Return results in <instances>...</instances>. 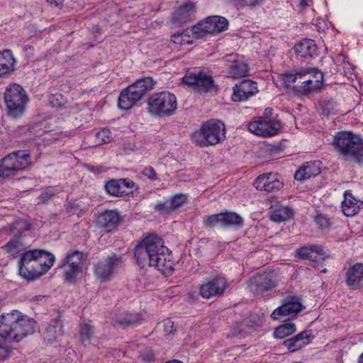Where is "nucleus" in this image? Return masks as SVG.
Returning a JSON list of instances; mask_svg holds the SVG:
<instances>
[{"instance_id": "nucleus-1", "label": "nucleus", "mask_w": 363, "mask_h": 363, "mask_svg": "<svg viewBox=\"0 0 363 363\" xmlns=\"http://www.w3.org/2000/svg\"><path fill=\"white\" fill-rule=\"evenodd\" d=\"M35 327L33 318L18 311L2 315L0 318V359L10 354L11 348L7 341L19 342L28 335L33 333Z\"/></svg>"}, {"instance_id": "nucleus-56", "label": "nucleus", "mask_w": 363, "mask_h": 363, "mask_svg": "<svg viewBox=\"0 0 363 363\" xmlns=\"http://www.w3.org/2000/svg\"><path fill=\"white\" fill-rule=\"evenodd\" d=\"M121 182H123V184H121L122 186V189H130L133 186L134 182L133 181H130L127 179H119Z\"/></svg>"}, {"instance_id": "nucleus-54", "label": "nucleus", "mask_w": 363, "mask_h": 363, "mask_svg": "<svg viewBox=\"0 0 363 363\" xmlns=\"http://www.w3.org/2000/svg\"><path fill=\"white\" fill-rule=\"evenodd\" d=\"M55 194L51 188L46 189L40 196L39 199L43 203H45L54 196Z\"/></svg>"}, {"instance_id": "nucleus-13", "label": "nucleus", "mask_w": 363, "mask_h": 363, "mask_svg": "<svg viewBox=\"0 0 363 363\" xmlns=\"http://www.w3.org/2000/svg\"><path fill=\"white\" fill-rule=\"evenodd\" d=\"M303 308L298 298L293 297L284 302L281 306L277 308L271 314L273 320L291 319Z\"/></svg>"}, {"instance_id": "nucleus-47", "label": "nucleus", "mask_w": 363, "mask_h": 363, "mask_svg": "<svg viewBox=\"0 0 363 363\" xmlns=\"http://www.w3.org/2000/svg\"><path fill=\"white\" fill-rule=\"evenodd\" d=\"M154 208L162 214H169L173 211L170 202L168 201L158 203L155 206Z\"/></svg>"}, {"instance_id": "nucleus-7", "label": "nucleus", "mask_w": 363, "mask_h": 363, "mask_svg": "<svg viewBox=\"0 0 363 363\" xmlns=\"http://www.w3.org/2000/svg\"><path fill=\"white\" fill-rule=\"evenodd\" d=\"M225 125L218 121H208L191 136L193 142L200 147H207L219 143L225 138Z\"/></svg>"}, {"instance_id": "nucleus-41", "label": "nucleus", "mask_w": 363, "mask_h": 363, "mask_svg": "<svg viewBox=\"0 0 363 363\" xmlns=\"http://www.w3.org/2000/svg\"><path fill=\"white\" fill-rule=\"evenodd\" d=\"M283 345L291 352H294L301 350L307 345V342L299 343L294 337L289 338L284 341Z\"/></svg>"}, {"instance_id": "nucleus-2", "label": "nucleus", "mask_w": 363, "mask_h": 363, "mask_svg": "<svg viewBox=\"0 0 363 363\" xmlns=\"http://www.w3.org/2000/svg\"><path fill=\"white\" fill-rule=\"evenodd\" d=\"M170 252L163 240L155 234L146 236L135 248V257L138 265L155 267L163 274L173 270L169 259Z\"/></svg>"}, {"instance_id": "nucleus-42", "label": "nucleus", "mask_w": 363, "mask_h": 363, "mask_svg": "<svg viewBox=\"0 0 363 363\" xmlns=\"http://www.w3.org/2000/svg\"><path fill=\"white\" fill-rule=\"evenodd\" d=\"M221 216V213L213 214L208 216L203 221L205 226L206 228H212L216 227L218 225H223Z\"/></svg>"}, {"instance_id": "nucleus-39", "label": "nucleus", "mask_w": 363, "mask_h": 363, "mask_svg": "<svg viewBox=\"0 0 363 363\" xmlns=\"http://www.w3.org/2000/svg\"><path fill=\"white\" fill-rule=\"evenodd\" d=\"M325 257V252L321 246L317 245H313L312 252L309 256V260L319 263L323 262Z\"/></svg>"}, {"instance_id": "nucleus-8", "label": "nucleus", "mask_w": 363, "mask_h": 363, "mask_svg": "<svg viewBox=\"0 0 363 363\" xmlns=\"http://www.w3.org/2000/svg\"><path fill=\"white\" fill-rule=\"evenodd\" d=\"M32 164L30 155L23 150L14 151L0 160V177L14 176Z\"/></svg>"}, {"instance_id": "nucleus-52", "label": "nucleus", "mask_w": 363, "mask_h": 363, "mask_svg": "<svg viewBox=\"0 0 363 363\" xmlns=\"http://www.w3.org/2000/svg\"><path fill=\"white\" fill-rule=\"evenodd\" d=\"M315 220L317 225L323 229L327 228L330 225V220L322 215L317 216L315 218Z\"/></svg>"}, {"instance_id": "nucleus-46", "label": "nucleus", "mask_w": 363, "mask_h": 363, "mask_svg": "<svg viewBox=\"0 0 363 363\" xmlns=\"http://www.w3.org/2000/svg\"><path fill=\"white\" fill-rule=\"evenodd\" d=\"M65 99L60 94H52L49 98V104L52 107L58 108L65 104Z\"/></svg>"}, {"instance_id": "nucleus-30", "label": "nucleus", "mask_w": 363, "mask_h": 363, "mask_svg": "<svg viewBox=\"0 0 363 363\" xmlns=\"http://www.w3.org/2000/svg\"><path fill=\"white\" fill-rule=\"evenodd\" d=\"M16 60L10 50L0 52V77L11 73L14 70Z\"/></svg>"}, {"instance_id": "nucleus-25", "label": "nucleus", "mask_w": 363, "mask_h": 363, "mask_svg": "<svg viewBox=\"0 0 363 363\" xmlns=\"http://www.w3.org/2000/svg\"><path fill=\"white\" fill-rule=\"evenodd\" d=\"M172 41L177 45H191L194 40L201 38L200 33L198 31V27L196 26L190 28H186L182 32L172 35Z\"/></svg>"}, {"instance_id": "nucleus-61", "label": "nucleus", "mask_w": 363, "mask_h": 363, "mask_svg": "<svg viewBox=\"0 0 363 363\" xmlns=\"http://www.w3.org/2000/svg\"><path fill=\"white\" fill-rule=\"evenodd\" d=\"M13 225H14V228H18V225H20V223H19V222H16V223H15Z\"/></svg>"}, {"instance_id": "nucleus-53", "label": "nucleus", "mask_w": 363, "mask_h": 363, "mask_svg": "<svg viewBox=\"0 0 363 363\" xmlns=\"http://www.w3.org/2000/svg\"><path fill=\"white\" fill-rule=\"evenodd\" d=\"M142 174L147 177L151 181H155L157 179V175L155 169L152 167H146L142 171Z\"/></svg>"}, {"instance_id": "nucleus-40", "label": "nucleus", "mask_w": 363, "mask_h": 363, "mask_svg": "<svg viewBox=\"0 0 363 363\" xmlns=\"http://www.w3.org/2000/svg\"><path fill=\"white\" fill-rule=\"evenodd\" d=\"M79 335L81 341L83 343L89 342L94 335V327L89 323H86L81 324Z\"/></svg>"}, {"instance_id": "nucleus-6", "label": "nucleus", "mask_w": 363, "mask_h": 363, "mask_svg": "<svg viewBox=\"0 0 363 363\" xmlns=\"http://www.w3.org/2000/svg\"><path fill=\"white\" fill-rule=\"evenodd\" d=\"M147 111L155 117L173 115L177 108V97L169 91H161L151 95L147 101Z\"/></svg>"}, {"instance_id": "nucleus-36", "label": "nucleus", "mask_w": 363, "mask_h": 363, "mask_svg": "<svg viewBox=\"0 0 363 363\" xmlns=\"http://www.w3.org/2000/svg\"><path fill=\"white\" fill-rule=\"evenodd\" d=\"M301 79V69L296 70L294 72H285L281 74V80L286 87L294 86L295 83Z\"/></svg>"}, {"instance_id": "nucleus-18", "label": "nucleus", "mask_w": 363, "mask_h": 363, "mask_svg": "<svg viewBox=\"0 0 363 363\" xmlns=\"http://www.w3.org/2000/svg\"><path fill=\"white\" fill-rule=\"evenodd\" d=\"M183 82L189 86H193L198 91L205 92L211 91L214 86L212 77L204 74L200 72H188L183 77Z\"/></svg>"}, {"instance_id": "nucleus-57", "label": "nucleus", "mask_w": 363, "mask_h": 363, "mask_svg": "<svg viewBox=\"0 0 363 363\" xmlns=\"http://www.w3.org/2000/svg\"><path fill=\"white\" fill-rule=\"evenodd\" d=\"M50 5L54 6H59L62 4L64 0H47Z\"/></svg>"}, {"instance_id": "nucleus-34", "label": "nucleus", "mask_w": 363, "mask_h": 363, "mask_svg": "<svg viewBox=\"0 0 363 363\" xmlns=\"http://www.w3.org/2000/svg\"><path fill=\"white\" fill-rule=\"evenodd\" d=\"M296 330V325L293 323L282 324L275 328L273 335L277 339H283L294 333Z\"/></svg>"}, {"instance_id": "nucleus-35", "label": "nucleus", "mask_w": 363, "mask_h": 363, "mask_svg": "<svg viewBox=\"0 0 363 363\" xmlns=\"http://www.w3.org/2000/svg\"><path fill=\"white\" fill-rule=\"evenodd\" d=\"M248 72V65L242 62L235 61L230 68V74L233 78L245 77Z\"/></svg>"}, {"instance_id": "nucleus-38", "label": "nucleus", "mask_w": 363, "mask_h": 363, "mask_svg": "<svg viewBox=\"0 0 363 363\" xmlns=\"http://www.w3.org/2000/svg\"><path fill=\"white\" fill-rule=\"evenodd\" d=\"M221 215L223 226L242 224V218L235 213H225Z\"/></svg>"}, {"instance_id": "nucleus-60", "label": "nucleus", "mask_w": 363, "mask_h": 363, "mask_svg": "<svg viewBox=\"0 0 363 363\" xmlns=\"http://www.w3.org/2000/svg\"><path fill=\"white\" fill-rule=\"evenodd\" d=\"M358 362L363 363V353L359 356Z\"/></svg>"}, {"instance_id": "nucleus-4", "label": "nucleus", "mask_w": 363, "mask_h": 363, "mask_svg": "<svg viewBox=\"0 0 363 363\" xmlns=\"http://www.w3.org/2000/svg\"><path fill=\"white\" fill-rule=\"evenodd\" d=\"M155 82L151 77H143L122 90L118 98V106L129 110L153 89Z\"/></svg>"}, {"instance_id": "nucleus-51", "label": "nucleus", "mask_w": 363, "mask_h": 363, "mask_svg": "<svg viewBox=\"0 0 363 363\" xmlns=\"http://www.w3.org/2000/svg\"><path fill=\"white\" fill-rule=\"evenodd\" d=\"M312 249H313V245L304 246V247L299 248L297 250L296 253L301 259L309 260V256L311 255Z\"/></svg>"}, {"instance_id": "nucleus-28", "label": "nucleus", "mask_w": 363, "mask_h": 363, "mask_svg": "<svg viewBox=\"0 0 363 363\" xmlns=\"http://www.w3.org/2000/svg\"><path fill=\"white\" fill-rule=\"evenodd\" d=\"M297 56L303 59L312 58L316 55L317 48L313 40L305 39L296 45L294 48Z\"/></svg>"}, {"instance_id": "nucleus-21", "label": "nucleus", "mask_w": 363, "mask_h": 363, "mask_svg": "<svg viewBox=\"0 0 363 363\" xmlns=\"http://www.w3.org/2000/svg\"><path fill=\"white\" fill-rule=\"evenodd\" d=\"M345 282L352 290L360 288L363 282V264L356 263L348 268L345 273Z\"/></svg>"}, {"instance_id": "nucleus-49", "label": "nucleus", "mask_w": 363, "mask_h": 363, "mask_svg": "<svg viewBox=\"0 0 363 363\" xmlns=\"http://www.w3.org/2000/svg\"><path fill=\"white\" fill-rule=\"evenodd\" d=\"M96 138L100 143H106L111 141V135L108 129L104 128L99 131Z\"/></svg>"}, {"instance_id": "nucleus-33", "label": "nucleus", "mask_w": 363, "mask_h": 363, "mask_svg": "<svg viewBox=\"0 0 363 363\" xmlns=\"http://www.w3.org/2000/svg\"><path fill=\"white\" fill-rule=\"evenodd\" d=\"M123 182H121L119 179H112L108 182L105 185V189L108 194L110 195L123 197L126 195H128V192L125 189H122V186L121 184H123Z\"/></svg>"}, {"instance_id": "nucleus-31", "label": "nucleus", "mask_w": 363, "mask_h": 363, "mask_svg": "<svg viewBox=\"0 0 363 363\" xmlns=\"http://www.w3.org/2000/svg\"><path fill=\"white\" fill-rule=\"evenodd\" d=\"M2 248L9 257L13 258L17 257L20 255H22L26 252V247L19 238L11 240Z\"/></svg>"}, {"instance_id": "nucleus-45", "label": "nucleus", "mask_w": 363, "mask_h": 363, "mask_svg": "<svg viewBox=\"0 0 363 363\" xmlns=\"http://www.w3.org/2000/svg\"><path fill=\"white\" fill-rule=\"evenodd\" d=\"M186 200H187V198L185 194H179L174 195L170 201L172 208L173 210H175V209L181 207L182 205L186 203Z\"/></svg>"}, {"instance_id": "nucleus-43", "label": "nucleus", "mask_w": 363, "mask_h": 363, "mask_svg": "<svg viewBox=\"0 0 363 363\" xmlns=\"http://www.w3.org/2000/svg\"><path fill=\"white\" fill-rule=\"evenodd\" d=\"M139 358L146 362H152L155 361V352L150 347H145L140 351Z\"/></svg>"}, {"instance_id": "nucleus-19", "label": "nucleus", "mask_w": 363, "mask_h": 363, "mask_svg": "<svg viewBox=\"0 0 363 363\" xmlns=\"http://www.w3.org/2000/svg\"><path fill=\"white\" fill-rule=\"evenodd\" d=\"M258 92L257 83L250 79H244L233 87L232 100L240 102L247 100Z\"/></svg>"}, {"instance_id": "nucleus-48", "label": "nucleus", "mask_w": 363, "mask_h": 363, "mask_svg": "<svg viewBox=\"0 0 363 363\" xmlns=\"http://www.w3.org/2000/svg\"><path fill=\"white\" fill-rule=\"evenodd\" d=\"M162 325L165 335H174L176 331L174 323L170 319H165L162 321Z\"/></svg>"}, {"instance_id": "nucleus-32", "label": "nucleus", "mask_w": 363, "mask_h": 363, "mask_svg": "<svg viewBox=\"0 0 363 363\" xmlns=\"http://www.w3.org/2000/svg\"><path fill=\"white\" fill-rule=\"evenodd\" d=\"M294 216V211L291 208L286 206H280L270 213V219L277 223L284 222Z\"/></svg>"}, {"instance_id": "nucleus-9", "label": "nucleus", "mask_w": 363, "mask_h": 363, "mask_svg": "<svg viewBox=\"0 0 363 363\" xmlns=\"http://www.w3.org/2000/svg\"><path fill=\"white\" fill-rule=\"evenodd\" d=\"M4 102L9 114L13 118L23 115L28 98L23 88L17 84H9L4 92Z\"/></svg>"}, {"instance_id": "nucleus-26", "label": "nucleus", "mask_w": 363, "mask_h": 363, "mask_svg": "<svg viewBox=\"0 0 363 363\" xmlns=\"http://www.w3.org/2000/svg\"><path fill=\"white\" fill-rule=\"evenodd\" d=\"M320 162L304 163L295 173L294 178L298 181H304L320 173Z\"/></svg>"}, {"instance_id": "nucleus-27", "label": "nucleus", "mask_w": 363, "mask_h": 363, "mask_svg": "<svg viewBox=\"0 0 363 363\" xmlns=\"http://www.w3.org/2000/svg\"><path fill=\"white\" fill-rule=\"evenodd\" d=\"M319 80H311L306 77H301L300 84L293 86V91L298 96L308 95L321 87L322 84H319Z\"/></svg>"}, {"instance_id": "nucleus-59", "label": "nucleus", "mask_w": 363, "mask_h": 363, "mask_svg": "<svg viewBox=\"0 0 363 363\" xmlns=\"http://www.w3.org/2000/svg\"><path fill=\"white\" fill-rule=\"evenodd\" d=\"M312 2V0H301V5L303 6H309V4Z\"/></svg>"}, {"instance_id": "nucleus-29", "label": "nucleus", "mask_w": 363, "mask_h": 363, "mask_svg": "<svg viewBox=\"0 0 363 363\" xmlns=\"http://www.w3.org/2000/svg\"><path fill=\"white\" fill-rule=\"evenodd\" d=\"M362 203L357 200L351 193L345 191L344 194V201L342 202V211L346 216H353L359 211Z\"/></svg>"}, {"instance_id": "nucleus-14", "label": "nucleus", "mask_w": 363, "mask_h": 363, "mask_svg": "<svg viewBox=\"0 0 363 363\" xmlns=\"http://www.w3.org/2000/svg\"><path fill=\"white\" fill-rule=\"evenodd\" d=\"M195 26L198 27V31L202 38L206 34L219 33L226 30L228 22L224 17L213 16L206 18Z\"/></svg>"}, {"instance_id": "nucleus-11", "label": "nucleus", "mask_w": 363, "mask_h": 363, "mask_svg": "<svg viewBox=\"0 0 363 363\" xmlns=\"http://www.w3.org/2000/svg\"><path fill=\"white\" fill-rule=\"evenodd\" d=\"M121 263V257L116 254L108 256L106 259L99 261L95 266V275L101 283L111 281L114 272Z\"/></svg>"}, {"instance_id": "nucleus-10", "label": "nucleus", "mask_w": 363, "mask_h": 363, "mask_svg": "<svg viewBox=\"0 0 363 363\" xmlns=\"http://www.w3.org/2000/svg\"><path fill=\"white\" fill-rule=\"evenodd\" d=\"M87 259V255L79 250L68 252L61 260L60 269L63 278L67 283H74L78 275L82 272Z\"/></svg>"}, {"instance_id": "nucleus-50", "label": "nucleus", "mask_w": 363, "mask_h": 363, "mask_svg": "<svg viewBox=\"0 0 363 363\" xmlns=\"http://www.w3.org/2000/svg\"><path fill=\"white\" fill-rule=\"evenodd\" d=\"M294 337L296 339L298 342L303 343L307 342V345L309 343L310 340L313 337L311 330L302 331Z\"/></svg>"}, {"instance_id": "nucleus-22", "label": "nucleus", "mask_w": 363, "mask_h": 363, "mask_svg": "<svg viewBox=\"0 0 363 363\" xmlns=\"http://www.w3.org/2000/svg\"><path fill=\"white\" fill-rule=\"evenodd\" d=\"M121 221V216L114 210H107L99 215L97 225L106 231L110 232L114 229Z\"/></svg>"}, {"instance_id": "nucleus-16", "label": "nucleus", "mask_w": 363, "mask_h": 363, "mask_svg": "<svg viewBox=\"0 0 363 363\" xmlns=\"http://www.w3.org/2000/svg\"><path fill=\"white\" fill-rule=\"evenodd\" d=\"M277 286L275 277L272 273L257 274L248 281V286L254 294H262Z\"/></svg>"}, {"instance_id": "nucleus-24", "label": "nucleus", "mask_w": 363, "mask_h": 363, "mask_svg": "<svg viewBox=\"0 0 363 363\" xmlns=\"http://www.w3.org/2000/svg\"><path fill=\"white\" fill-rule=\"evenodd\" d=\"M62 335L63 325L57 319L52 320L43 333L44 340L50 344L59 342Z\"/></svg>"}, {"instance_id": "nucleus-37", "label": "nucleus", "mask_w": 363, "mask_h": 363, "mask_svg": "<svg viewBox=\"0 0 363 363\" xmlns=\"http://www.w3.org/2000/svg\"><path fill=\"white\" fill-rule=\"evenodd\" d=\"M301 77H306L308 79H320L319 84H323V74L315 68H301Z\"/></svg>"}, {"instance_id": "nucleus-58", "label": "nucleus", "mask_w": 363, "mask_h": 363, "mask_svg": "<svg viewBox=\"0 0 363 363\" xmlns=\"http://www.w3.org/2000/svg\"><path fill=\"white\" fill-rule=\"evenodd\" d=\"M43 298H44V296H35L30 298V301H32V302L38 301L42 300Z\"/></svg>"}, {"instance_id": "nucleus-44", "label": "nucleus", "mask_w": 363, "mask_h": 363, "mask_svg": "<svg viewBox=\"0 0 363 363\" xmlns=\"http://www.w3.org/2000/svg\"><path fill=\"white\" fill-rule=\"evenodd\" d=\"M237 8L255 7L259 5L263 0H230Z\"/></svg>"}, {"instance_id": "nucleus-23", "label": "nucleus", "mask_w": 363, "mask_h": 363, "mask_svg": "<svg viewBox=\"0 0 363 363\" xmlns=\"http://www.w3.org/2000/svg\"><path fill=\"white\" fill-rule=\"evenodd\" d=\"M143 321V318L138 313H121L116 314L111 320V323L115 326L126 328L137 325Z\"/></svg>"}, {"instance_id": "nucleus-62", "label": "nucleus", "mask_w": 363, "mask_h": 363, "mask_svg": "<svg viewBox=\"0 0 363 363\" xmlns=\"http://www.w3.org/2000/svg\"><path fill=\"white\" fill-rule=\"evenodd\" d=\"M320 272L325 273L326 272V269H322Z\"/></svg>"}, {"instance_id": "nucleus-3", "label": "nucleus", "mask_w": 363, "mask_h": 363, "mask_svg": "<svg viewBox=\"0 0 363 363\" xmlns=\"http://www.w3.org/2000/svg\"><path fill=\"white\" fill-rule=\"evenodd\" d=\"M55 260V256L45 250H28L18 262L19 274L28 281L35 280L45 274Z\"/></svg>"}, {"instance_id": "nucleus-12", "label": "nucleus", "mask_w": 363, "mask_h": 363, "mask_svg": "<svg viewBox=\"0 0 363 363\" xmlns=\"http://www.w3.org/2000/svg\"><path fill=\"white\" fill-rule=\"evenodd\" d=\"M253 185L257 190L272 193L281 190L284 182L277 174L269 172L259 175Z\"/></svg>"}, {"instance_id": "nucleus-5", "label": "nucleus", "mask_w": 363, "mask_h": 363, "mask_svg": "<svg viewBox=\"0 0 363 363\" xmlns=\"http://www.w3.org/2000/svg\"><path fill=\"white\" fill-rule=\"evenodd\" d=\"M335 150L342 156L352 157L355 162L363 160V143L362 139L350 132H340L333 140Z\"/></svg>"}, {"instance_id": "nucleus-15", "label": "nucleus", "mask_w": 363, "mask_h": 363, "mask_svg": "<svg viewBox=\"0 0 363 363\" xmlns=\"http://www.w3.org/2000/svg\"><path fill=\"white\" fill-rule=\"evenodd\" d=\"M228 286V284L225 278L218 276L202 284L200 286L199 293L204 298L221 296Z\"/></svg>"}, {"instance_id": "nucleus-17", "label": "nucleus", "mask_w": 363, "mask_h": 363, "mask_svg": "<svg viewBox=\"0 0 363 363\" xmlns=\"http://www.w3.org/2000/svg\"><path fill=\"white\" fill-rule=\"evenodd\" d=\"M281 128L280 122L276 120H260L251 122L248 125V130L251 133L262 137L274 135Z\"/></svg>"}, {"instance_id": "nucleus-20", "label": "nucleus", "mask_w": 363, "mask_h": 363, "mask_svg": "<svg viewBox=\"0 0 363 363\" xmlns=\"http://www.w3.org/2000/svg\"><path fill=\"white\" fill-rule=\"evenodd\" d=\"M195 6L187 3L176 9L172 15V23L177 26L193 21L195 15Z\"/></svg>"}, {"instance_id": "nucleus-55", "label": "nucleus", "mask_w": 363, "mask_h": 363, "mask_svg": "<svg viewBox=\"0 0 363 363\" xmlns=\"http://www.w3.org/2000/svg\"><path fill=\"white\" fill-rule=\"evenodd\" d=\"M59 137L60 134L58 133H55L52 135L50 133H45L43 135V140L48 143H51L52 141L57 140Z\"/></svg>"}]
</instances>
